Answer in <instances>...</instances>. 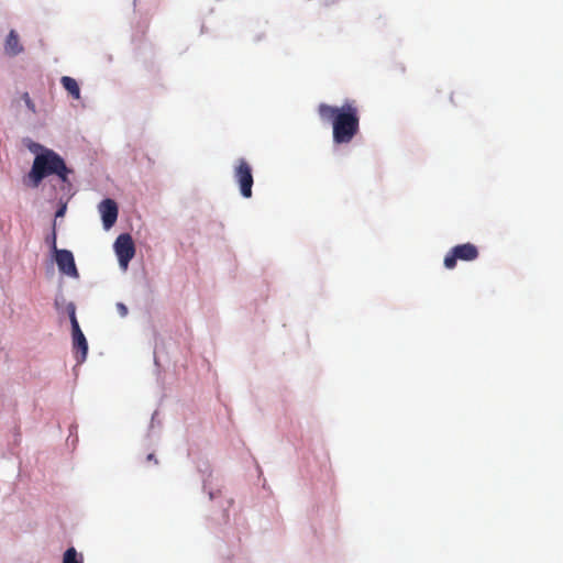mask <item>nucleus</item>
<instances>
[{"label": "nucleus", "instance_id": "obj_1", "mask_svg": "<svg viewBox=\"0 0 563 563\" xmlns=\"http://www.w3.org/2000/svg\"><path fill=\"white\" fill-rule=\"evenodd\" d=\"M318 114L322 121L332 123L335 144L350 143L360 131V110L355 100H345L341 107L320 103Z\"/></svg>", "mask_w": 563, "mask_h": 563}, {"label": "nucleus", "instance_id": "obj_2", "mask_svg": "<svg viewBox=\"0 0 563 563\" xmlns=\"http://www.w3.org/2000/svg\"><path fill=\"white\" fill-rule=\"evenodd\" d=\"M70 169L67 168L64 159L52 150H44L34 158L29 178L33 187H37L41 181L49 176L57 175L63 183H68V174Z\"/></svg>", "mask_w": 563, "mask_h": 563}, {"label": "nucleus", "instance_id": "obj_3", "mask_svg": "<svg viewBox=\"0 0 563 563\" xmlns=\"http://www.w3.org/2000/svg\"><path fill=\"white\" fill-rule=\"evenodd\" d=\"M478 257V250L472 243L459 244L451 249V251L444 257V266L448 269H453L456 266V262L465 261L472 262Z\"/></svg>", "mask_w": 563, "mask_h": 563}, {"label": "nucleus", "instance_id": "obj_4", "mask_svg": "<svg viewBox=\"0 0 563 563\" xmlns=\"http://www.w3.org/2000/svg\"><path fill=\"white\" fill-rule=\"evenodd\" d=\"M234 179L239 185L241 195L244 198H251L254 180L252 167L244 158H240L236 162L234 167Z\"/></svg>", "mask_w": 563, "mask_h": 563}, {"label": "nucleus", "instance_id": "obj_5", "mask_svg": "<svg viewBox=\"0 0 563 563\" xmlns=\"http://www.w3.org/2000/svg\"><path fill=\"white\" fill-rule=\"evenodd\" d=\"M114 251L120 266L125 269L135 254V246L132 236L126 233L120 234L114 242Z\"/></svg>", "mask_w": 563, "mask_h": 563}, {"label": "nucleus", "instance_id": "obj_6", "mask_svg": "<svg viewBox=\"0 0 563 563\" xmlns=\"http://www.w3.org/2000/svg\"><path fill=\"white\" fill-rule=\"evenodd\" d=\"M55 260L58 269L70 277H78V271L75 264L74 255L68 250H56Z\"/></svg>", "mask_w": 563, "mask_h": 563}, {"label": "nucleus", "instance_id": "obj_7", "mask_svg": "<svg viewBox=\"0 0 563 563\" xmlns=\"http://www.w3.org/2000/svg\"><path fill=\"white\" fill-rule=\"evenodd\" d=\"M99 211L102 217V222L106 229L111 228L118 218V206L112 199H104L99 205Z\"/></svg>", "mask_w": 563, "mask_h": 563}, {"label": "nucleus", "instance_id": "obj_8", "mask_svg": "<svg viewBox=\"0 0 563 563\" xmlns=\"http://www.w3.org/2000/svg\"><path fill=\"white\" fill-rule=\"evenodd\" d=\"M71 333H73V347L77 352L80 353L79 356H76L78 363H82L88 353V343L87 340L79 327V323H75L74 327H71Z\"/></svg>", "mask_w": 563, "mask_h": 563}, {"label": "nucleus", "instance_id": "obj_9", "mask_svg": "<svg viewBox=\"0 0 563 563\" xmlns=\"http://www.w3.org/2000/svg\"><path fill=\"white\" fill-rule=\"evenodd\" d=\"M4 52L9 56H16L23 52V46L20 43L18 33L11 30L4 43Z\"/></svg>", "mask_w": 563, "mask_h": 563}, {"label": "nucleus", "instance_id": "obj_10", "mask_svg": "<svg viewBox=\"0 0 563 563\" xmlns=\"http://www.w3.org/2000/svg\"><path fill=\"white\" fill-rule=\"evenodd\" d=\"M60 82H62L63 87L65 88V90H67L68 93L73 98H75V99L80 98V89H79L78 82L74 78L64 76V77H62Z\"/></svg>", "mask_w": 563, "mask_h": 563}, {"label": "nucleus", "instance_id": "obj_11", "mask_svg": "<svg viewBox=\"0 0 563 563\" xmlns=\"http://www.w3.org/2000/svg\"><path fill=\"white\" fill-rule=\"evenodd\" d=\"M63 563H84V560L81 555H78L75 548H69L64 553Z\"/></svg>", "mask_w": 563, "mask_h": 563}, {"label": "nucleus", "instance_id": "obj_12", "mask_svg": "<svg viewBox=\"0 0 563 563\" xmlns=\"http://www.w3.org/2000/svg\"><path fill=\"white\" fill-rule=\"evenodd\" d=\"M67 312L69 314L71 327H74V324L78 323V321H77V318H76V307H75V305L73 302H69L67 305Z\"/></svg>", "mask_w": 563, "mask_h": 563}, {"label": "nucleus", "instance_id": "obj_13", "mask_svg": "<svg viewBox=\"0 0 563 563\" xmlns=\"http://www.w3.org/2000/svg\"><path fill=\"white\" fill-rule=\"evenodd\" d=\"M117 310L121 317H125L128 314V308L122 302L117 303Z\"/></svg>", "mask_w": 563, "mask_h": 563}, {"label": "nucleus", "instance_id": "obj_14", "mask_svg": "<svg viewBox=\"0 0 563 563\" xmlns=\"http://www.w3.org/2000/svg\"><path fill=\"white\" fill-rule=\"evenodd\" d=\"M23 99H24V101H25V103H26L27 108H30L32 111H34V110H35V106H34V103L32 102V100H31V98H30V96H29V93H27V92H25V93L23 95Z\"/></svg>", "mask_w": 563, "mask_h": 563}, {"label": "nucleus", "instance_id": "obj_15", "mask_svg": "<svg viewBox=\"0 0 563 563\" xmlns=\"http://www.w3.org/2000/svg\"><path fill=\"white\" fill-rule=\"evenodd\" d=\"M49 243H51L52 249L56 253L57 246H56V232H55V230L52 233V236L49 239Z\"/></svg>", "mask_w": 563, "mask_h": 563}, {"label": "nucleus", "instance_id": "obj_16", "mask_svg": "<svg viewBox=\"0 0 563 563\" xmlns=\"http://www.w3.org/2000/svg\"><path fill=\"white\" fill-rule=\"evenodd\" d=\"M64 212H65V207H62L60 209L57 210L56 217H63Z\"/></svg>", "mask_w": 563, "mask_h": 563}, {"label": "nucleus", "instance_id": "obj_17", "mask_svg": "<svg viewBox=\"0 0 563 563\" xmlns=\"http://www.w3.org/2000/svg\"><path fill=\"white\" fill-rule=\"evenodd\" d=\"M147 460H154V455L153 454H148Z\"/></svg>", "mask_w": 563, "mask_h": 563}]
</instances>
